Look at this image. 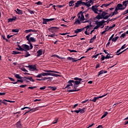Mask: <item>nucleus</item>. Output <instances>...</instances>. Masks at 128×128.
I'll list each match as a JSON object with an SVG mask.
<instances>
[{
	"mask_svg": "<svg viewBox=\"0 0 128 128\" xmlns=\"http://www.w3.org/2000/svg\"><path fill=\"white\" fill-rule=\"evenodd\" d=\"M74 88L72 90H69L68 92H80V89H76L78 88V84H80V82L82 80V79L81 78H78V77L74 78Z\"/></svg>",
	"mask_w": 128,
	"mask_h": 128,
	"instance_id": "1",
	"label": "nucleus"
},
{
	"mask_svg": "<svg viewBox=\"0 0 128 128\" xmlns=\"http://www.w3.org/2000/svg\"><path fill=\"white\" fill-rule=\"evenodd\" d=\"M78 18H80V21H84L86 18H84V13H82V11H80V12L78 14Z\"/></svg>",
	"mask_w": 128,
	"mask_h": 128,
	"instance_id": "2",
	"label": "nucleus"
},
{
	"mask_svg": "<svg viewBox=\"0 0 128 128\" xmlns=\"http://www.w3.org/2000/svg\"><path fill=\"white\" fill-rule=\"evenodd\" d=\"M44 72H46V76H50V72H54V74H60V72L58 71L52 70H44Z\"/></svg>",
	"mask_w": 128,
	"mask_h": 128,
	"instance_id": "3",
	"label": "nucleus"
},
{
	"mask_svg": "<svg viewBox=\"0 0 128 128\" xmlns=\"http://www.w3.org/2000/svg\"><path fill=\"white\" fill-rule=\"evenodd\" d=\"M96 24L98 27V28H100L102 26H104V24H106V21L104 20H102V21L98 22V20L95 21Z\"/></svg>",
	"mask_w": 128,
	"mask_h": 128,
	"instance_id": "4",
	"label": "nucleus"
},
{
	"mask_svg": "<svg viewBox=\"0 0 128 128\" xmlns=\"http://www.w3.org/2000/svg\"><path fill=\"white\" fill-rule=\"evenodd\" d=\"M26 68H30V70H32V72H34V70H36V65H29L28 66H26Z\"/></svg>",
	"mask_w": 128,
	"mask_h": 128,
	"instance_id": "5",
	"label": "nucleus"
},
{
	"mask_svg": "<svg viewBox=\"0 0 128 128\" xmlns=\"http://www.w3.org/2000/svg\"><path fill=\"white\" fill-rule=\"evenodd\" d=\"M106 94H106L104 95H102V96H98L97 97H94V98L93 99H90L91 102H96V100H98V98H104V96H106Z\"/></svg>",
	"mask_w": 128,
	"mask_h": 128,
	"instance_id": "6",
	"label": "nucleus"
},
{
	"mask_svg": "<svg viewBox=\"0 0 128 128\" xmlns=\"http://www.w3.org/2000/svg\"><path fill=\"white\" fill-rule=\"evenodd\" d=\"M22 48H23L24 52H26V50H30V46L28 44H23L22 46Z\"/></svg>",
	"mask_w": 128,
	"mask_h": 128,
	"instance_id": "7",
	"label": "nucleus"
},
{
	"mask_svg": "<svg viewBox=\"0 0 128 128\" xmlns=\"http://www.w3.org/2000/svg\"><path fill=\"white\" fill-rule=\"evenodd\" d=\"M116 8L118 10H124V6H122V4H118Z\"/></svg>",
	"mask_w": 128,
	"mask_h": 128,
	"instance_id": "8",
	"label": "nucleus"
},
{
	"mask_svg": "<svg viewBox=\"0 0 128 128\" xmlns=\"http://www.w3.org/2000/svg\"><path fill=\"white\" fill-rule=\"evenodd\" d=\"M68 84L66 85V88H68V86H74V80H69L68 82Z\"/></svg>",
	"mask_w": 128,
	"mask_h": 128,
	"instance_id": "9",
	"label": "nucleus"
},
{
	"mask_svg": "<svg viewBox=\"0 0 128 128\" xmlns=\"http://www.w3.org/2000/svg\"><path fill=\"white\" fill-rule=\"evenodd\" d=\"M59 28V27H51L48 28V30L51 32H56V30H58Z\"/></svg>",
	"mask_w": 128,
	"mask_h": 128,
	"instance_id": "10",
	"label": "nucleus"
},
{
	"mask_svg": "<svg viewBox=\"0 0 128 128\" xmlns=\"http://www.w3.org/2000/svg\"><path fill=\"white\" fill-rule=\"evenodd\" d=\"M16 128H22V125L20 123V120L18 122H16Z\"/></svg>",
	"mask_w": 128,
	"mask_h": 128,
	"instance_id": "11",
	"label": "nucleus"
},
{
	"mask_svg": "<svg viewBox=\"0 0 128 128\" xmlns=\"http://www.w3.org/2000/svg\"><path fill=\"white\" fill-rule=\"evenodd\" d=\"M84 28H77L76 30H74L75 34H78V32H82V30H84Z\"/></svg>",
	"mask_w": 128,
	"mask_h": 128,
	"instance_id": "12",
	"label": "nucleus"
},
{
	"mask_svg": "<svg viewBox=\"0 0 128 128\" xmlns=\"http://www.w3.org/2000/svg\"><path fill=\"white\" fill-rule=\"evenodd\" d=\"M128 0H125L122 2V6H124V7H123V8H124L126 10V6H128Z\"/></svg>",
	"mask_w": 128,
	"mask_h": 128,
	"instance_id": "13",
	"label": "nucleus"
},
{
	"mask_svg": "<svg viewBox=\"0 0 128 128\" xmlns=\"http://www.w3.org/2000/svg\"><path fill=\"white\" fill-rule=\"evenodd\" d=\"M67 60H72V62H78V60H76V58H72L71 57H68Z\"/></svg>",
	"mask_w": 128,
	"mask_h": 128,
	"instance_id": "14",
	"label": "nucleus"
},
{
	"mask_svg": "<svg viewBox=\"0 0 128 128\" xmlns=\"http://www.w3.org/2000/svg\"><path fill=\"white\" fill-rule=\"evenodd\" d=\"M108 73V71L106 70H100L98 74V76H100V74H107Z\"/></svg>",
	"mask_w": 128,
	"mask_h": 128,
	"instance_id": "15",
	"label": "nucleus"
},
{
	"mask_svg": "<svg viewBox=\"0 0 128 128\" xmlns=\"http://www.w3.org/2000/svg\"><path fill=\"white\" fill-rule=\"evenodd\" d=\"M80 4H82V2H80V0L77 1V2L75 4V6L74 7V8H78Z\"/></svg>",
	"mask_w": 128,
	"mask_h": 128,
	"instance_id": "16",
	"label": "nucleus"
},
{
	"mask_svg": "<svg viewBox=\"0 0 128 128\" xmlns=\"http://www.w3.org/2000/svg\"><path fill=\"white\" fill-rule=\"evenodd\" d=\"M16 20V16H14L12 18H10L8 19V22H12L14 20Z\"/></svg>",
	"mask_w": 128,
	"mask_h": 128,
	"instance_id": "17",
	"label": "nucleus"
},
{
	"mask_svg": "<svg viewBox=\"0 0 128 128\" xmlns=\"http://www.w3.org/2000/svg\"><path fill=\"white\" fill-rule=\"evenodd\" d=\"M36 32V30H34L32 29H30V30H27L24 31V32L26 34H28V32Z\"/></svg>",
	"mask_w": 128,
	"mask_h": 128,
	"instance_id": "18",
	"label": "nucleus"
},
{
	"mask_svg": "<svg viewBox=\"0 0 128 128\" xmlns=\"http://www.w3.org/2000/svg\"><path fill=\"white\" fill-rule=\"evenodd\" d=\"M94 6H92L91 8V10H92V12H94V14H100V13L98 12V8H94Z\"/></svg>",
	"mask_w": 128,
	"mask_h": 128,
	"instance_id": "19",
	"label": "nucleus"
},
{
	"mask_svg": "<svg viewBox=\"0 0 128 128\" xmlns=\"http://www.w3.org/2000/svg\"><path fill=\"white\" fill-rule=\"evenodd\" d=\"M28 41V42H36V38H34L31 37L30 38V40Z\"/></svg>",
	"mask_w": 128,
	"mask_h": 128,
	"instance_id": "20",
	"label": "nucleus"
},
{
	"mask_svg": "<svg viewBox=\"0 0 128 128\" xmlns=\"http://www.w3.org/2000/svg\"><path fill=\"white\" fill-rule=\"evenodd\" d=\"M14 76L15 78H18V80H22V78H24L23 77L21 76L18 74H14Z\"/></svg>",
	"mask_w": 128,
	"mask_h": 128,
	"instance_id": "21",
	"label": "nucleus"
},
{
	"mask_svg": "<svg viewBox=\"0 0 128 128\" xmlns=\"http://www.w3.org/2000/svg\"><path fill=\"white\" fill-rule=\"evenodd\" d=\"M37 56H42V50H40L37 52Z\"/></svg>",
	"mask_w": 128,
	"mask_h": 128,
	"instance_id": "22",
	"label": "nucleus"
},
{
	"mask_svg": "<svg viewBox=\"0 0 128 128\" xmlns=\"http://www.w3.org/2000/svg\"><path fill=\"white\" fill-rule=\"evenodd\" d=\"M96 38V35L94 36L90 40V43L92 44L94 42V40Z\"/></svg>",
	"mask_w": 128,
	"mask_h": 128,
	"instance_id": "23",
	"label": "nucleus"
},
{
	"mask_svg": "<svg viewBox=\"0 0 128 128\" xmlns=\"http://www.w3.org/2000/svg\"><path fill=\"white\" fill-rule=\"evenodd\" d=\"M79 110L80 112V114H84L86 112V108H79Z\"/></svg>",
	"mask_w": 128,
	"mask_h": 128,
	"instance_id": "24",
	"label": "nucleus"
},
{
	"mask_svg": "<svg viewBox=\"0 0 128 128\" xmlns=\"http://www.w3.org/2000/svg\"><path fill=\"white\" fill-rule=\"evenodd\" d=\"M25 52V55L23 56L24 58H28V56H30V54H28V50L24 51Z\"/></svg>",
	"mask_w": 128,
	"mask_h": 128,
	"instance_id": "25",
	"label": "nucleus"
},
{
	"mask_svg": "<svg viewBox=\"0 0 128 128\" xmlns=\"http://www.w3.org/2000/svg\"><path fill=\"white\" fill-rule=\"evenodd\" d=\"M16 10H17L16 14H24V13L22 12V10H20V9H18V8H17V9H16Z\"/></svg>",
	"mask_w": 128,
	"mask_h": 128,
	"instance_id": "26",
	"label": "nucleus"
},
{
	"mask_svg": "<svg viewBox=\"0 0 128 128\" xmlns=\"http://www.w3.org/2000/svg\"><path fill=\"white\" fill-rule=\"evenodd\" d=\"M46 22H52V20H56V18H52L50 19L45 18Z\"/></svg>",
	"mask_w": 128,
	"mask_h": 128,
	"instance_id": "27",
	"label": "nucleus"
},
{
	"mask_svg": "<svg viewBox=\"0 0 128 128\" xmlns=\"http://www.w3.org/2000/svg\"><path fill=\"white\" fill-rule=\"evenodd\" d=\"M74 5V0H71L69 2V6H72Z\"/></svg>",
	"mask_w": 128,
	"mask_h": 128,
	"instance_id": "28",
	"label": "nucleus"
},
{
	"mask_svg": "<svg viewBox=\"0 0 128 128\" xmlns=\"http://www.w3.org/2000/svg\"><path fill=\"white\" fill-rule=\"evenodd\" d=\"M100 14V13H99V14H98V15H97V16L96 17V18L97 20H102V18H103L102 15Z\"/></svg>",
	"mask_w": 128,
	"mask_h": 128,
	"instance_id": "29",
	"label": "nucleus"
},
{
	"mask_svg": "<svg viewBox=\"0 0 128 128\" xmlns=\"http://www.w3.org/2000/svg\"><path fill=\"white\" fill-rule=\"evenodd\" d=\"M81 24L80 20H78V18L75 21V22H74V24Z\"/></svg>",
	"mask_w": 128,
	"mask_h": 128,
	"instance_id": "30",
	"label": "nucleus"
},
{
	"mask_svg": "<svg viewBox=\"0 0 128 128\" xmlns=\"http://www.w3.org/2000/svg\"><path fill=\"white\" fill-rule=\"evenodd\" d=\"M108 112H104V114L102 115V116L101 117V118L102 119L104 118H106V116H108Z\"/></svg>",
	"mask_w": 128,
	"mask_h": 128,
	"instance_id": "31",
	"label": "nucleus"
},
{
	"mask_svg": "<svg viewBox=\"0 0 128 128\" xmlns=\"http://www.w3.org/2000/svg\"><path fill=\"white\" fill-rule=\"evenodd\" d=\"M22 52L18 51H12V54H20Z\"/></svg>",
	"mask_w": 128,
	"mask_h": 128,
	"instance_id": "32",
	"label": "nucleus"
},
{
	"mask_svg": "<svg viewBox=\"0 0 128 128\" xmlns=\"http://www.w3.org/2000/svg\"><path fill=\"white\" fill-rule=\"evenodd\" d=\"M110 54H112L108 53L106 56V58H107V59H108V58H114V56H111Z\"/></svg>",
	"mask_w": 128,
	"mask_h": 128,
	"instance_id": "33",
	"label": "nucleus"
},
{
	"mask_svg": "<svg viewBox=\"0 0 128 128\" xmlns=\"http://www.w3.org/2000/svg\"><path fill=\"white\" fill-rule=\"evenodd\" d=\"M48 88H50L52 90H56V87H52V86H48Z\"/></svg>",
	"mask_w": 128,
	"mask_h": 128,
	"instance_id": "34",
	"label": "nucleus"
},
{
	"mask_svg": "<svg viewBox=\"0 0 128 128\" xmlns=\"http://www.w3.org/2000/svg\"><path fill=\"white\" fill-rule=\"evenodd\" d=\"M32 112H36V108H33V109H30V110H28L25 113V114H28V112H32Z\"/></svg>",
	"mask_w": 128,
	"mask_h": 128,
	"instance_id": "35",
	"label": "nucleus"
},
{
	"mask_svg": "<svg viewBox=\"0 0 128 128\" xmlns=\"http://www.w3.org/2000/svg\"><path fill=\"white\" fill-rule=\"evenodd\" d=\"M52 80V78H46V77H44V78H42V80Z\"/></svg>",
	"mask_w": 128,
	"mask_h": 128,
	"instance_id": "36",
	"label": "nucleus"
},
{
	"mask_svg": "<svg viewBox=\"0 0 128 128\" xmlns=\"http://www.w3.org/2000/svg\"><path fill=\"white\" fill-rule=\"evenodd\" d=\"M32 35V34H28L27 36H26V38L27 40H29L30 41V36Z\"/></svg>",
	"mask_w": 128,
	"mask_h": 128,
	"instance_id": "37",
	"label": "nucleus"
},
{
	"mask_svg": "<svg viewBox=\"0 0 128 128\" xmlns=\"http://www.w3.org/2000/svg\"><path fill=\"white\" fill-rule=\"evenodd\" d=\"M12 32H20V30L18 28L12 29Z\"/></svg>",
	"mask_w": 128,
	"mask_h": 128,
	"instance_id": "38",
	"label": "nucleus"
},
{
	"mask_svg": "<svg viewBox=\"0 0 128 128\" xmlns=\"http://www.w3.org/2000/svg\"><path fill=\"white\" fill-rule=\"evenodd\" d=\"M28 12H30V14H34V10H32L30 9H28Z\"/></svg>",
	"mask_w": 128,
	"mask_h": 128,
	"instance_id": "39",
	"label": "nucleus"
},
{
	"mask_svg": "<svg viewBox=\"0 0 128 128\" xmlns=\"http://www.w3.org/2000/svg\"><path fill=\"white\" fill-rule=\"evenodd\" d=\"M118 36H116L115 38H113L112 39V41L114 42H116V40H118Z\"/></svg>",
	"mask_w": 128,
	"mask_h": 128,
	"instance_id": "40",
	"label": "nucleus"
},
{
	"mask_svg": "<svg viewBox=\"0 0 128 128\" xmlns=\"http://www.w3.org/2000/svg\"><path fill=\"white\" fill-rule=\"evenodd\" d=\"M128 49V48H126V50H124L123 51L119 52V53H117V54H116V56H120V54H122V52H126V50Z\"/></svg>",
	"mask_w": 128,
	"mask_h": 128,
	"instance_id": "41",
	"label": "nucleus"
},
{
	"mask_svg": "<svg viewBox=\"0 0 128 128\" xmlns=\"http://www.w3.org/2000/svg\"><path fill=\"white\" fill-rule=\"evenodd\" d=\"M101 56H102V58H101V60H104L107 59L106 56H104L102 55Z\"/></svg>",
	"mask_w": 128,
	"mask_h": 128,
	"instance_id": "42",
	"label": "nucleus"
},
{
	"mask_svg": "<svg viewBox=\"0 0 128 128\" xmlns=\"http://www.w3.org/2000/svg\"><path fill=\"white\" fill-rule=\"evenodd\" d=\"M106 12H104V11L102 12V14H101L102 17V18H104L106 16Z\"/></svg>",
	"mask_w": 128,
	"mask_h": 128,
	"instance_id": "43",
	"label": "nucleus"
},
{
	"mask_svg": "<svg viewBox=\"0 0 128 128\" xmlns=\"http://www.w3.org/2000/svg\"><path fill=\"white\" fill-rule=\"evenodd\" d=\"M16 50H20V52H24V50L22 48H16Z\"/></svg>",
	"mask_w": 128,
	"mask_h": 128,
	"instance_id": "44",
	"label": "nucleus"
},
{
	"mask_svg": "<svg viewBox=\"0 0 128 128\" xmlns=\"http://www.w3.org/2000/svg\"><path fill=\"white\" fill-rule=\"evenodd\" d=\"M36 4L38 6H42V2L40 1H38L36 2Z\"/></svg>",
	"mask_w": 128,
	"mask_h": 128,
	"instance_id": "45",
	"label": "nucleus"
},
{
	"mask_svg": "<svg viewBox=\"0 0 128 128\" xmlns=\"http://www.w3.org/2000/svg\"><path fill=\"white\" fill-rule=\"evenodd\" d=\"M42 20H43L42 21L43 24H46L47 22H46V18H43Z\"/></svg>",
	"mask_w": 128,
	"mask_h": 128,
	"instance_id": "46",
	"label": "nucleus"
},
{
	"mask_svg": "<svg viewBox=\"0 0 128 128\" xmlns=\"http://www.w3.org/2000/svg\"><path fill=\"white\" fill-rule=\"evenodd\" d=\"M48 37L54 38V36H56V34H51L48 36Z\"/></svg>",
	"mask_w": 128,
	"mask_h": 128,
	"instance_id": "47",
	"label": "nucleus"
},
{
	"mask_svg": "<svg viewBox=\"0 0 128 128\" xmlns=\"http://www.w3.org/2000/svg\"><path fill=\"white\" fill-rule=\"evenodd\" d=\"M8 80H11V82H16V80H14V78H12L10 77H8Z\"/></svg>",
	"mask_w": 128,
	"mask_h": 128,
	"instance_id": "48",
	"label": "nucleus"
},
{
	"mask_svg": "<svg viewBox=\"0 0 128 128\" xmlns=\"http://www.w3.org/2000/svg\"><path fill=\"white\" fill-rule=\"evenodd\" d=\"M29 80H30V82H34V80L32 78V76L30 77Z\"/></svg>",
	"mask_w": 128,
	"mask_h": 128,
	"instance_id": "49",
	"label": "nucleus"
},
{
	"mask_svg": "<svg viewBox=\"0 0 128 128\" xmlns=\"http://www.w3.org/2000/svg\"><path fill=\"white\" fill-rule=\"evenodd\" d=\"M56 6H58L60 8H64V6H66V5L65 4H64V5H58Z\"/></svg>",
	"mask_w": 128,
	"mask_h": 128,
	"instance_id": "50",
	"label": "nucleus"
},
{
	"mask_svg": "<svg viewBox=\"0 0 128 128\" xmlns=\"http://www.w3.org/2000/svg\"><path fill=\"white\" fill-rule=\"evenodd\" d=\"M42 73H40V74H39L38 75L36 76V78H42Z\"/></svg>",
	"mask_w": 128,
	"mask_h": 128,
	"instance_id": "51",
	"label": "nucleus"
},
{
	"mask_svg": "<svg viewBox=\"0 0 128 128\" xmlns=\"http://www.w3.org/2000/svg\"><path fill=\"white\" fill-rule=\"evenodd\" d=\"M126 33H124L121 34L120 38H124V36H126Z\"/></svg>",
	"mask_w": 128,
	"mask_h": 128,
	"instance_id": "52",
	"label": "nucleus"
},
{
	"mask_svg": "<svg viewBox=\"0 0 128 128\" xmlns=\"http://www.w3.org/2000/svg\"><path fill=\"white\" fill-rule=\"evenodd\" d=\"M53 56H55V58H62V59L63 58H60V56H58L57 54H54V55H53Z\"/></svg>",
	"mask_w": 128,
	"mask_h": 128,
	"instance_id": "53",
	"label": "nucleus"
},
{
	"mask_svg": "<svg viewBox=\"0 0 128 128\" xmlns=\"http://www.w3.org/2000/svg\"><path fill=\"white\" fill-rule=\"evenodd\" d=\"M28 44H30V50H32V48H34V46H32V44L31 42H28Z\"/></svg>",
	"mask_w": 128,
	"mask_h": 128,
	"instance_id": "54",
	"label": "nucleus"
},
{
	"mask_svg": "<svg viewBox=\"0 0 128 128\" xmlns=\"http://www.w3.org/2000/svg\"><path fill=\"white\" fill-rule=\"evenodd\" d=\"M69 52H78L76 50H68Z\"/></svg>",
	"mask_w": 128,
	"mask_h": 128,
	"instance_id": "55",
	"label": "nucleus"
},
{
	"mask_svg": "<svg viewBox=\"0 0 128 128\" xmlns=\"http://www.w3.org/2000/svg\"><path fill=\"white\" fill-rule=\"evenodd\" d=\"M21 70H22V72H28V70H26V68H22Z\"/></svg>",
	"mask_w": 128,
	"mask_h": 128,
	"instance_id": "56",
	"label": "nucleus"
},
{
	"mask_svg": "<svg viewBox=\"0 0 128 128\" xmlns=\"http://www.w3.org/2000/svg\"><path fill=\"white\" fill-rule=\"evenodd\" d=\"M46 86H44L43 87H41L40 88V90H46Z\"/></svg>",
	"mask_w": 128,
	"mask_h": 128,
	"instance_id": "57",
	"label": "nucleus"
},
{
	"mask_svg": "<svg viewBox=\"0 0 128 128\" xmlns=\"http://www.w3.org/2000/svg\"><path fill=\"white\" fill-rule=\"evenodd\" d=\"M87 2L91 4H94V1L92 0H90V1H88Z\"/></svg>",
	"mask_w": 128,
	"mask_h": 128,
	"instance_id": "58",
	"label": "nucleus"
},
{
	"mask_svg": "<svg viewBox=\"0 0 128 128\" xmlns=\"http://www.w3.org/2000/svg\"><path fill=\"white\" fill-rule=\"evenodd\" d=\"M110 4H103L104 6V8H106L107 6H110V4Z\"/></svg>",
	"mask_w": 128,
	"mask_h": 128,
	"instance_id": "59",
	"label": "nucleus"
},
{
	"mask_svg": "<svg viewBox=\"0 0 128 128\" xmlns=\"http://www.w3.org/2000/svg\"><path fill=\"white\" fill-rule=\"evenodd\" d=\"M92 6L90 3H88V2H86V8H90Z\"/></svg>",
	"mask_w": 128,
	"mask_h": 128,
	"instance_id": "60",
	"label": "nucleus"
},
{
	"mask_svg": "<svg viewBox=\"0 0 128 128\" xmlns=\"http://www.w3.org/2000/svg\"><path fill=\"white\" fill-rule=\"evenodd\" d=\"M108 18H110V16H108V15H106V16L103 18V20H108Z\"/></svg>",
	"mask_w": 128,
	"mask_h": 128,
	"instance_id": "61",
	"label": "nucleus"
},
{
	"mask_svg": "<svg viewBox=\"0 0 128 128\" xmlns=\"http://www.w3.org/2000/svg\"><path fill=\"white\" fill-rule=\"evenodd\" d=\"M14 36V35H10V34H8V36H7V38H8V39H10V38H12Z\"/></svg>",
	"mask_w": 128,
	"mask_h": 128,
	"instance_id": "62",
	"label": "nucleus"
},
{
	"mask_svg": "<svg viewBox=\"0 0 128 128\" xmlns=\"http://www.w3.org/2000/svg\"><path fill=\"white\" fill-rule=\"evenodd\" d=\"M118 10L116 8L114 12H115L116 14H118Z\"/></svg>",
	"mask_w": 128,
	"mask_h": 128,
	"instance_id": "63",
	"label": "nucleus"
},
{
	"mask_svg": "<svg viewBox=\"0 0 128 128\" xmlns=\"http://www.w3.org/2000/svg\"><path fill=\"white\" fill-rule=\"evenodd\" d=\"M114 26H116V24H113L112 26L109 27V30H112V28H114Z\"/></svg>",
	"mask_w": 128,
	"mask_h": 128,
	"instance_id": "64",
	"label": "nucleus"
}]
</instances>
